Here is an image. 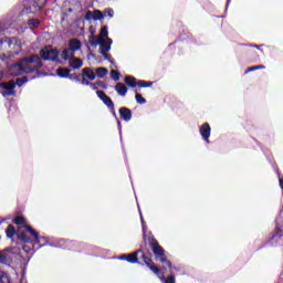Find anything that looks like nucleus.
I'll list each match as a JSON object with an SVG mask.
<instances>
[{"label": "nucleus", "mask_w": 283, "mask_h": 283, "mask_svg": "<svg viewBox=\"0 0 283 283\" xmlns=\"http://www.w3.org/2000/svg\"><path fill=\"white\" fill-rule=\"evenodd\" d=\"M200 134H201L203 140H206V143H209V136H211V126H209V123H205L200 127Z\"/></svg>", "instance_id": "nucleus-9"}, {"label": "nucleus", "mask_w": 283, "mask_h": 283, "mask_svg": "<svg viewBox=\"0 0 283 283\" xmlns=\"http://www.w3.org/2000/svg\"><path fill=\"white\" fill-rule=\"evenodd\" d=\"M92 83H90V81H87V78L83 77L82 78V85H91Z\"/></svg>", "instance_id": "nucleus-33"}, {"label": "nucleus", "mask_w": 283, "mask_h": 283, "mask_svg": "<svg viewBox=\"0 0 283 283\" xmlns=\"http://www.w3.org/2000/svg\"><path fill=\"white\" fill-rule=\"evenodd\" d=\"M111 76H112L113 81H119V78H120L119 73L115 70L111 71Z\"/></svg>", "instance_id": "nucleus-29"}, {"label": "nucleus", "mask_w": 283, "mask_h": 283, "mask_svg": "<svg viewBox=\"0 0 283 283\" xmlns=\"http://www.w3.org/2000/svg\"><path fill=\"white\" fill-rule=\"evenodd\" d=\"M43 67V62L39 55H32L30 57H23L20 62L13 64L10 67L13 76H21V74H33L38 70Z\"/></svg>", "instance_id": "nucleus-1"}, {"label": "nucleus", "mask_w": 283, "mask_h": 283, "mask_svg": "<svg viewBox=\"0 0 283 283\" xmlns=\"http://www.w3.org/2000/svg\"><path fill=\"white\" fill-rule=\"evenodd\" d=\"M145 264L148 266V269L150 271H153V273H155V275H158V273H160V269H158L156 265L151 264V259L147 258V255L143 254L142 255Z\"/></svg>", "instance_id": "nucleus-10"}, {"label": "nucleus", "mask_w": 283, "mask_h": 283, "mask_svg": "<svg viewBox=\"0 0 283 283\" xmlns=\"http://www.w3.org/2000/svg\"><path fill=\"white\" fill-rule=\"evenodd\" d=\"M24 229L28 231V233H30V235H32V238H34L36 242H39V232L34 231L32 227L28 224L24 226Z\"/></svg>", "instance_id": "nucleus-21"}, {"label": "nucleus", "mask_w": 283, "mask_h": 283, "mask_svg": "<svg viewBox=\"0 0 283 283\" xmlns=\"http://www.w3.org/2000/svg\"><path fill=\"white\" fill-rule=\"evenodd\" d=\"M17 83H18L19 86L23 85V82L21 83V78H18Z\"/></svg>", "instance_id": "nucleus-35"}, {"label": "nucleus", "mask_w": 283, "mask_h": 283, "mask_svg": "<svg viewBox=\"0 0 283 283\" xmlns=\"http://www.w3.org/2000/svg\"><path fill=\"white\" fill-rule=\"evenodd\" d=\"M160 280L161 282H165V283H176V277L174 276H168L167 279H165V276H161Z\"/></svg>", "instance_id": "nucleus-27"}, {"label": "nucleus", "mask_w": 283, "mask_h": 283, "mask_svg": "<svg viewBox=\"0 0 283 283\" xmlns=\"http://www.w3.org/2000/svg\"><path fill=\"white\" fill-rule=\"evenodd\" d=\"M83 74H84V76H86V78H88L90 81H95V80H96V73L94 72V70H92V69H90V67L83 69Z\"/></svg>", "instance_id": "nucleus-14"}, {"label": "nucleus", "mask_w": 283, "mask_h": 283, "mask_svg": "<svg viewBox=\"0 0 283 283\" xmlns=\"http://www.w3.org/2000/svg\"><path fill=\"white\" fill-rule=\"evenodd\" d=\"M0 282H1V283H12V280H10V275H8V273H4V274L0 277Z\"/></svg>", "instance_id": "nucleus-25"}, {"label": "nucleus", "mask_w": 283, "mask_h": 283, "mask_svg": "<svg viewBox=\"0 0 283 283\" xmlns=\"http://www.w3.org/2000/svg\"><path fill=\"white\" fill-rule=\"evenodd\" d=\"M69 48L71 49V51L74 52H78V50H81V41L78 40H71L69 43Z\"/></svg>", "instance_id": "nucleus-16"}, {"label": "nucleus", "mask_w": 283, "mask_h": 283, "mask_svg": "<svg viewBox=\"0 0 283 283\" xmlns=\"http://www.w3.org/2000/svg\"><path fill=\"white\" fill-rule=\"evenodd\" d=\"M85 19L87 20V21H90V20H92L93 19V21H101L102 19H105V15L103 14V12L101 11V10H95V11H88L87 13H86V17H85Z\"/></svg>", "instance_id": "nucleus-8"}, {"label": "nucleus", "mask_w": 283, "mask_h": 283, "mask_svg": "<svg viewBox=\"0 0 283 283\" xmlns=\"http://www.w3.org/2000/svg\"><path fill=\"white\" fill-rule=\"evenodd\" d=\"M125 83L126 85H128V87H136L137 83H136V77L128 75L125 77Z\"/></svg>", "instance_id": "nucleus-20"}, {"label": "nucleus", "mask_w": 283, "mask_h": 283, "mask_svg": "<svg viewBox=\"0 0 283 283\" xmlns=\"http://www.w3.org/2000/svg\"><path fill=\"white\" fill-rule=\"evenodd\" d=\"M150 248L153 253L156 255V260H159L163 264H165L168 269H171V262L167 260V255H165V249L160 247V243L156 239H151Z\"/></svg>", "instance_id": "nucleus-3"}, {"label": "nucleus", "mask_w": 283, "mask_h": 283, "mask_svg": "<svg viewBox=\"0 0 283 283\" xmlns=\"http://www.w3.org/2000/svg\"><path fill=\"white\" fill-rule=\"evenodd\" d=\"M8 262V254L6 252H0V264Z\"/></svg>", "instance_id": "nucleus-31"}, {"label": "nucleus", "mask_w": 283, "mask_h": 283, "mask_svg": "<svg viewBox=\"0 0 283 283\" xmlns=\"http://www.w3.org/2000/svg\"><path fill=\"white\" fill-rule=\"evenodd\" d=\"M62 59H64V61H71V59L74 56V53L72 52V50L69 48V49H64L62 51V54H61Z\"/></svg>", "instance_id": "nucleus-17"}, {"label": "nucleus", "mask_w": 283, "mask_h": 283, "mask_svg": "<svg viewBox=\"0 0 283 283\" xmlns=\"http://www.w3.org/2000/svg\"><path fill=\"white\" fill-rule=\"evenodd\" d=\"M120 117L124 118L126 122L132 120V111L127 107L119 108Z\"/></svg>", "instance_id": "nucleus-12"}, {"label": "nucleus", "mask_w": 283, "mask_h": 283, "mask_svg": "<svg viewBox=\"0 0 283 283\" xmlns=\"http://www.w3.org/2000/svg\"><path fill=\"white\" fill-rule=\"evenodd\" d=\"M1 76H2V74L0 73V81H1Z\"/></svg>", "instance_id": "nucleus-38"}, {"label": "nucleus", "mask_w": 283, "mask_h": 283, "mask_svg": "<svg viewBox=\"0 0 283 283\" xmlns=\"http://www.w3.org/2000/svg\"><path fill=\"white\" fill-rule=\"evenodd\" d=\"M90 85H91V87H92L93 90H98V87L96 86V84L91 83Z\"/></svg>", "instance_id": "nucleus-34"}, {"label": "nucleus", "mask_w": 283, "mask_h": 283, "mask_svg": "<svg viewBox=\"0 0 283 283\" xmlns=\"http://www.w3.org/2000/svg\"><path fill=\"white\" fill-rule=\"evenodd\" d=\"M135 98L139 105H145V103H147V99H145V97L139 93H136Z\"/></svg>", "instance_id": "nucleus-23"}, {"label": "nucleus", "mask_w": 283, "mask_h": 283, "mask_svg": "<svg viewBox=\"0 0 283 283\" xmlns=\"http://www.w3.org/2000/svg\"><path fill=\"white\" fill-rule=\"evenodd\" d=\"M21 240H23L24 242H28V239H25L24 235H20Z\"/></svg>", "instance_id": "nucleus-36"}, {"label": "nucleus", "mask_w": 283, "mask_h": 283, "mask_svg": "<svg viewBox=\"0 0 283 283\" xmlns=\"http://www.w3.org/2000/svg\"><path fill=\"white\" fill-rule=\"evenodd\" d=\"M8 56H17L21 52V44L17 38H11L2 43Z\"/></svg>", "instance_id": "nucleus-4"}, {"label": "nucleus", "mask_w": 283, "mask_h": 283, "mask_svg": "<svg viewBox=\"0 0 283 283\" xmlns=\"http://www.w3.org/2000/svg\"><path fill=\"white\" fill-rule=\"evenodd\" d=\"M107 72H109L105 67H97L95 69V76H98V78H105L107 76Z\"/></svg>", "instance_id": "nucleus-18"}, {"label": "nucleus", "mask_w": 283, "mask_h": 283, "mask_svg": "<svg viewBox=\"0 0 283 283\" xmlns=\"http://www.w3.org/2000/svg\"><path fill=\"white\" fill-rule=\"evenodd\" d=\"M103 14L104 17H109V19H112L114 17V9H105Z\"/></svg>", "instance_id": "nucleus-28"}, {"label": "nucleus", "mask_w": 283, "mask_h": 283, "mask_svg": "<svg viewBox=\"0 0 283 283\" xmlns=\"http://www.w3.org/2000/svg\"><path fill=\"white\" fill-rule=\"evenodd\" d=\"M0 86L2 90H6V92L2 93L3 96H15L17 92H14V87H17V83H14V81L1 83Z\"/></svg>", "instance_id": "nucleus-7"}, {"label": "nucleus", "mask_w": 283, "mask_h": 283, "mask_svg": "<svg viewBox=\"0 0 283 283\" xmlns=\"http://www.w3.org/2000/svg\"><path fill=\"white\" fill-rule=\"evenodd\" d=\"M96 94L98 98L104 103V105H106V107H109L111 112L116 115V109L114 108V102L112 101V98L107 96V94H105V92L103 91H97Z\"/></svg>", "instance_id": "nucleus-6"}, {"label": "nucleus", "mask_w": 283, "mask_h": 283, "mask_svg": "<svg viewBox=\"0 0 283 283\" xmlns=\"http://www.w3.org/2000/svg\"><path fill=\"white\" fill-rule=\"evenodd\" d=\"M280 187L283 189V179H280Z\"/></svg>", "instance_id": "nucleus-37"}, {"label": "nucleus", "mask_w": 283, "mask_h": 283, "mask_svg": "<svg viewBox=\"0 0 283 283\" xmlns=\"http://www.w3.org/2000/svg\"><path fill=\"white\" fill-rule=\"evenodd\" d=\"M115 92H117V94H119V96H126L127 95V86L123 83H118L115 86Z\"/></svg>", "instance_id": "nucleus-15"}, {"label": "nucleus", "mask_w": 283, "mask_h": 283, "mask_svg": "<svg viewBox=\"0 0 283 283\" xmlns=\"http://www.w3.org/2000/svg\"><path fill=\"white\" fill-rule=\"evenodd\" d=\"M255 70H264V65H256V66L249 67L245 71V74H249V72H255Z\"/></svg>", "instance_id": "nucleus-26"}, {"label": "nucleus", "mask_w": 283, "mask_h": 283, "mask_svg": "<svg viewBox=\"0 0 283 283\" xmlns=\"http://www.w3.org/2000/svg\"><path fill=\"white\" fill-rule=\"evenodd\" d=\"M14 224H23L25 227V218L19 216L13 220Z\"/></svg>", "instance_id": "nucleus-24"}, {"label": "nucleus", "mask_w": 283, "mask_h": 283, "mask_svg": "<svg viewBox=\"0 0 283 283\" xmlns=\"http://www.w3.org/2000/svg\"><path fill=\"white\" fill-rule=\"evenodd\" d=\"M138 253H140V250L122 256V260H127L130 264H136V262H138Z\"/></svg>", "instance_id": "nucleus-11"}, {"label": "nucleus", "mask_w": 283, "mask_h": 283, "mask_svg": "<svg viewBox=\"0 0 283 283\" xmlns=\"http://www.w3.org/2000/svg\"><path fill=\"white\" fill-rule=\"evenodd\" d=\"M88 43L93 48L99 45V53L102 54V56H104V59H107V52L112 50V39H109L107 27H103L97 36L92 33L88 36Z\"/></svg>", "instance_id": "nucleus-2"}, {"label": "nucleus", "mask_w": 283, "mask_h": 283, "mask_svg": "<svg viewBox=\"0 0 283 283\" xmlns=\"http://www.w3.org/2000/svg\"><path fill=\"white\" fill-rule=\"evenodd\" d=\"M70 65L73 67V70H78L83 67V61L78 57L70 59Z\"/></svg>", "instance_id": "nucleus-13"}, {"label": "nucleus", "mask_w": 283, "mask_h": 283, "mask_svg": "<svg viewBox=\"0 0 283 283\" xmlns=\"http://www.w3.org/2000/svg\"><path fill=\"white\" fill-rule=\"evenodd\" d=\"M41 59L44 61H56L59 57V51L53 49L52 46H45L40 52Z\"/></svg>", "instance_id": "nucleus-5"}, {"label": "nucleus", "mask_w": 283, "mask_h": 283, "mask_svg": "<svg viewBox=\"0 0 283 283\" xmlns=\"http://www.w3.org/2000/svg\"><path fill=\"white\" fill-rule=\"evenodd\" d=\"M7 238H14V233H17V230L14 229V226H9L6 230Z\"/></svg>", "instance_id": "nucleus-22"}, {"label": "nucleus", "mask_w": 283, "mask_h": 283, "mask_svg": "<svg viewBox=\"0 0 283 283\" xmlns=\"http://www.w3.org/2000/svg\"><path fill=\"white\" fill-rule=\"evenodd\" d=\"M30 25H33V28H39V20L32 19L29 21Z\"/></svg>", "instance_id": "nucleus-32"}, {"label": "nucleus", "mask_w": 283, "mask_h": 283, "mask_svg": "<svg viewBox=\"0 0 283 283\" xmlns=\"http://www.w3.org/2000/svg\"><path fill=\"white\" fill-rule=\"evenodd\" d=\"M56 74L61 78H67V76H70V69L60 67L56 70Z\"/></svg>", "instance_id": "nucleus-19"}, {"label": "nucleus", "mask_w": 283, "mask_h": 283, "mask_svg": "<svg viewBox=\"0 0 283 283\" xmlns=\"http://www.w3.org/2000/svg\"><path fill=\"white\" fill-rule=\"evenodd\" d=\"M138 87H151V82H145V81H139L137 83Z\"/></svg>", "instance_id": "nucleus-30"}]
</instances>
